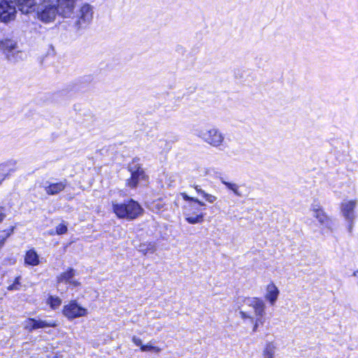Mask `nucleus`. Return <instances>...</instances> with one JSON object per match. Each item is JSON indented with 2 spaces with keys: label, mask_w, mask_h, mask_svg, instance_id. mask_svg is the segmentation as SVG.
I'll return each instance as SVG.
<instances>
[{
  "label": "nucleus",
  "mask_w": 358,
  "mask_h": 358,
  "mask_svg": "<svg viewBox=\"0 0 358 358\" xmlns=\"http://www.w3.org/2000/svg\"><path fill=\"white\" fill-rule=\"evenodd\" d=\"M114 213L118 218L133 220L142 214L143 210L140 204L132 199L124 200L122 203L112 202Z\"/></svg>",
  "instance_id": "f257e3e1"
},
{
  "label": "nucleus",
  "mask_w": 358,
  "mask_h": 358,
  "mask_svg": "<svg viewBox=\"0 0 358 358\" xmlns=\"http://www.w3.org/2000/svg\"><path fill=\"white\" fill-rule=\"evenodd\" d=\"M34 11L36 13L38 19L44 23H50L52 22L55 19L57 15H58L56 6L50 1L45 0L38 4H37L36 0H34L31 10L27 13H23L28 14Z\"/></svg>",
  "instance_id": "f03ea898"
},
{
  "label": "nucleus",
  "mask_w": 358,
  "mask_h": 358,
  "mask_svg": "<svg viewBox=\"0 0 358 358\" xmlns=\"http://www.w3.org/2000/svg\"><path fill=\"white\" fill-rule=\"evenodd\" d=\"M206 206V203L197 198L195 201L187 203L184 208L185 220L192 224L202 222L205 215L203 210H205Z\"/></svg>",
  "instance_id": "7ed1b4c3"
},
{
  "label": "nucleus",
  "mask_w": 358,
  "mask_h": 358,
  "mask_svg": "<svg viewBox=\"0 0 358 358\" xmlns=\"http://www.w3.org/2000/svg\"><path fill=\"white\" fill-rule=\"evenodd\" d=\"M194 134L201 138L205 143L215 148L220 147L224 140V135L215 127L209 129H196Z\"/></svg>",
  "instance_id": "20e7f679"
},
{
  "label": "nucleus",
  "mask_w": 358,
  "mask_h": 358,
  "mask_svg": "<svg viewBox=\"0 0 358 358\" xmlns=\"http://www.w3.org/2000/svg\"><path fill=\"white\" fill-rule=\"evenodd\" d=\"M243 302L245 305L251 307L254 310L255 314L257 317L252 328V331L255 332L257 331L258 326L259 324L263 325L264 323L265 304L262 299L256 297L245 298Z\"/></svg>",
  "instance_id": "39448f33"
},
{
  "label": "nucleus",
  "mask_w": 358,
  "mask_h": 358,
  "mask_svg": "<svg viewBox=\"0 0 358 358\" xmlns=\"http://www.w3.org/2000/svg\"><path fill=\"white\" fill-rule=\"evenodd\" d=\"M138 158L134 159L128 167L131 177L127 180V184L131 188L136 187L141 181L145 180L147 178L144 170L138 164Z\"/></svg>",
  "instance_id": "423d86ee"
},
{
  "label": "nucleus",
  "mask_w": 358,
  "mask_h": 358,
  "mask_svg": "<svg viewBox=\"0 0 358 358\" xmlns=\"http://www.w3.org/2000/svg\"><path fill=\"white\" fill-rule=\"evenodd\" d=\"M16 6L19 8L16 0H2L0 2V19L1 21L8 22L14 19L16 14Z\"/></svg>",
  "instance_id": "0eeeda50"
},
{
  "label": "nucleus",
  "mask_w": 358,
  "mask_h": 358,
  "mask_svg": "<svg viewBox=\"0 0 358 358\" xmlns=\"http://www.w3.org/2000/svg\"><path fill=\"white\" fill-rule=\"evenodd\" d=\"M92 17V7L87 3L84 4L79 10L78 18L75 22V26L78 29L85 28L90 23Z\"/></svg>",
  "instance_id": "6e6552de"
},
{
  "label": "nucleus",
  "mask_w": 358,
  "mask_h": 358,
  "mask_svg": "<svg viewBox=\"0 0 358 358\" xmlns=\"http://www.w3.org/2000/svg\"><path fill=\"white\" fill-rule=\"evenodd\" d=\"M355 201H349L342 203L341 210L343 217L348 222V230L349 233H352L354 226V221L356 217L355 208L356 207Z\"/></svg>",
  "instance_id": "1a4fd4ad"
},
{
  "label": "nucleus",
  "mask_w": 358,
  "mask_h": 358,
  "mask_svg": "<svg viewBox=\"0 0 358 358\" xmlns=\"http://www.w3.org/2000/svg\"><path fill=\"white\" fill-rule=\"evenodd\" d=\"M77 0H57V11L63 17H71L74 14Z\"/></svg>",
  "instance_id": "9d476101"
},
{
  "label": "nucleus",
  "mask_w": 358,
  "mask_h": 358,
  "mask_svg": "<svg viewBox=\"0 0 358 358\" xmlns=\"http://www.w3.org/2000/svg\"><path fill=\"white\" fill-rule=\"evenodd\" d=\"M63 313L68 318L73 319L85 315L87 310L80 306L76 301H72L64 307Z\"/></svg>",
  "instance_id": "9b49d317"
},
{
  "label": "nucleus",
  "mask_w": 358,
  "mask_h": 358,
  "mask_svg": "<svg viewBox=\"0 0 358 358\" xmlns=\"http://www.w3.org/2000/svg\"><path fill=\"white\" fill-rule=\"evenodd\" d=\"M56 326L57 324L54 320H36L35 318H29L25 322L24 328L31 332L38 329L54 327Z\"/></svg>",
  "instance_id": "f8f14e48"
},
{
  "label": "nucleus",
  "mask_w": 358,
  "mask_h": 358,
  "mask_svg": "<svg viewBox=\"0 0 358 358\" xmlns=\"http://www.w3.org/2000/svg\"><path fill=\"white\" fill-rule=\"evenodd\" d=\"M16 170L15 162L10 161L0 164V185Z\"/></svg>",
  "instance_id": "ddd939ff"
},
{
  "label": "nucleus",
  "mask_w": 358,
  "mask_h": 358,
  "mask_svg": "<svg viewBox=\"0 0 358 358\" xmlns=\"http://www.w3.org/2000/svg\"><path fill=\"white\" fill-rule=\"evenodd\" d=\"M67 185V180H64L59 182L49 183L45 187L46 193L49 195H55L63 191Z\"/></svg>",
  "instance_id": "4468645a"
},
{
  "label": "nucleus",
  "mask_w": 358,
  "mask_h": 358,
  "mask_svg": "<svg viewBox=\"0 0 358 358\" xmlns=\"http://www.w3.org/2000/svg\"><path fill=\"white\" fill-rule=\"evenodd\" d=\"M17 48V41L13 38H6L0 42V49L3 51L5 56Z\"/></svg>",
  "instance_id": "2eb2a0df"
},
{
  "label": "nucleus",
  "mask_w": 358,
  "mask_h": 358,
  "mask_svg": "<svg viewBox=\"0 0 358 358\" xmlns=\"http://www.w3.org/2000/svg\"><path fill=\"white\" fill-rule=\"evenodd\" d=\"M316 214H313V216L319 221L320 224L327 229H331L332 221L326 215L322 208H317Z\"/></svg>",
  "instance_id": "dca6fc26"
},
{
  "label": "nucleus",
  "mask_w": 358,
  "mask_h": 358,
  "mask_svg": "<svg viewBox=\"0 0 358 358\" xmlns=\"http://www.w3.org/2000/svg\"><path fill=\"white\" fill-rule=\"evenodd\" d=\"M279 295L278 287L273 284L270 283L266 287V294L265 298L269 301L271 305H274Z\"/></svg>",
  "instance_id": "f3484780"
},
{
  "label": "nucleus",
  "mask_w": 358,
  "mask_h": 358,
  "mask_svg": "<svg viewBox=\"0 0 358 358\" xmlns=\"http://www.w3.org/2000/svg\"><path fill=\"white\" fill-rule=\"evenodd\" d=\"M25 57V53L20 50L18 48L6 55L7 60L13 64L24 60Z\"/></svg>",
  "instance_id": "a211bd4d"
},
{
  "label": "nucleus",
  "mask_w": 358,
  "mask_h": 358,
  "mask_svg": "<svg viewBox=\"0 0 358 358\" xmlns=\"http://www.w3.org/2000/svg\"><path fill=\"white\" fill-rule=\"evenodd\" d=\"M24 262L26 264L36 266L39 264V257L34 249L28 250L25 255Z\"/></svg>",
  "instance_id": "6ab92c4d"
},
{
  "label": "nucleus",
  "mask_w": 358,
  "mask_h": 358,
  "mask_svg": "<svg viewBox=\"0 0 358 358\" xmlns=\"http://www.w3.org/2000/svg\"><path fill=\"white\" fill-rule=\"evenodd\" d=\"M75 270L72 268H69L65 272L62 273L57 277V281L58 283L65 282L69 283L71 282V279L75 276Z\"/></svg>",
  "instance_id": "aec40b11"
},
{
  "label": "nucleus",
  "mask_w": 358,
  "mask_h": 358,
  "mask_svg": "<svg viewBox=\"0 0 358 358\" xmlns=\"http://www.w3.org/2000/svg\"><path fill=\"white\" fill-rule=\"evenodd\" d=\"M136 248L145 255L152 254L156 250V246L153 242L140 243Z\"/></svg>",
  "instance_id": "412c9836"
},
{
  "label": "nucleus",
  "mask_w": 358,
  "mask_h": 358,
  "mask_svg": "<svg viewBox=\"0 0 358 358\" xmlns=\"http://www.w3.org/2000/svg\"><path fill=\"white\" fill-rule=\"evenodd\" d=\"M194 188L198 194H200L207 202L210 203H213L217 197L213 194L206 193L199 185H194Z\"/></svg>",
  "instance_id": "4be33fe9"
},
{
  "label": "nucleus",
  "mask_w": 358,
  "mask_h": 358,
  "mask_svg": "<svg viewBox=\"0 0 358 358\" xmlns=\"http://www.w3.org/2000/svg\"><path fill=\"white\" fill-rule=\"evenodd\" d=\"M220 181L223 185H224L226 186V187L228 189L232 191L236 196H243L242 192L239 189L240 187L237 184L227 182L223 178H220Z\"/></svg>",
  "instance_id": "5701e85b"
},
{
  "label": "nucleus",
  "mask_w": 358,
  "mask_h": 358,
  "mask_svg": "<svg viewBox=\"0 0 358 358\" xmlns=\"http://www.w3.org/2000/svg\"><path fill=\"white\" fill-rule=\"evenodd\" d=\"M16 2L22 13H27L33 8L34 0H16Z\"/></svg>",
  "instance_id": "b1692460"
},
{
  "label": "nucleus",
  "mask_w": 358,
  "mask_h": 358,
  "mask_svg": "<svg viewBox=\"0 0 358 358\" xmlns=\"http://www.w3.org/2000/svg\"><path fill=\"white\" fill-rule=\"evenodd\" d=\"M275 345L273 343L270 342L266 343V347L263 352L264 358H273L275 354Z\"/></svg>",
  "instance_id": "393cba45"
},
{
  "label": "nucleus",
  "mask_w": 358,
  "mask_h": 358,
  "mask_svg": "<svg viewBox=\"0 0 358 358\" xmlns=\"http://www.w3.org/2000/svg\"><path fill=\"white\" fill-rule=\"evenodd\" d=\"M48 303L52 309H56L62 303V300L57 296H50L48 299Z\"/></svg>",
  "instance_id": "a878e982"
},
{
  "label": "nucleus",
  "mask_w": 358,
  "mask_h": 358,
  "mask_svg": "<svg viewBox=\"0 0 358 358\" xmlns=\"http://www.w3.org/2000/svg\"><path fill=\"white\" fill-rule=\"evenodd\" d=\"M141 350L142 352H148V351H155V352H159L160 349L157 347L152 346L150 344L147 345H143L141 348Z\"/></svg>",
  "instance_id": "bb28decb"
},
{
  "label": "nucleus",
  "mask_w": 358,
  "mask_h": 358,
  "mask_svg": "<svg viewBox=\"0 0 358 358\" xmlns=\"http://www.w3.org/2000/svg\"><path fill=\"white\" fill-rule=\"evenodd\" d=\"M20 277H17L15 279L14 282L8 287V289L10 291L18 290L20 289Z\"/></svg>",
  "instance_id": "cd10ccee"
},
{
  "label": "nucleus",
  "mask_w": 358,
  "mask_h": 358,
  "mask_svg": "<svg viewBox=\"0 0 358 358\" xmlns=\"http://www.w3.org/2000/svg\"><path fill=\"white\" fill-rule=\"evenodd\" d=\"M67 231V227L64 224H59L56 227V233L58 235H62L66 234Z\"/></svg>",
  "instance_id": "c85d7f7f"
},
{
  "label": "nucleus",
  "mask_w": 358,
  "mask_h": 358,
  "mask_svg": "<svg viewBox=\"0 0 358 358\" xmlns=\"http://www.w3.org/2000/svg\"><path fill=\"white\" fill-rule=\"evenodd\" d=\"M7 208L5 206H0V223H1L6 217Z\"/></svg>",
  "instance_id": "c756f323"
},
{
  "label": "nucleus",
  "mask_w": 358,
  "mask_h": 358,
  "mask_svg": "<svg viewBox=\"0 0 358 358\" xmlns=\"http://www.w3.org/2000/svg\"><path fill=\"white\" fill-rule=\"evenodd\" d=\"M181 195H182V199L185 201H187L188 203H190L191 202L195 201V199H196V197L189 196L185 192L181 193Z\"/></svg>",
  "instance_id": "7c9ffc66"
},
{
  "label": "nucleus",
  "mask_w": 358,
  "mask_h": 358,
  "mask_svg": "<svg viewBox=\"0 0 358 358\" xmlns=\"http://www.w3.org/2000/svg\"><path fill=\"white\" fill-rule=\"evenodd\" d=\"M239 313L242 319L249 318L251 320V322H254V318L249 315L246 312L241 310Z\"/></svg>",
  "instance_id": "2f4dec72"
},
{
  "label": "nucleus",
  "mask_w": 358,
  "mask_h": 358,
  "mask_svg": "<svg viewBox=\"0 0 358 358\" xmlns=\"http://www.w3.org/2000/svg\"><path fill=\"white\" fill-rule=\"evenodd\" d=\"M132 341L134 342V343L136 345L140 346V348H141V346L143 345V343H142L141 339H140L139 338H138L136 336H133Z\"/></svg>",
  "instance_id": "473e14b6"
},
{
  "label": "nucleus",
  "mask_w": 358,
  "mask_h": 358,
  "mask_svg": "<svg viewBox=\"0 0 358 358\" xmlns=\"http://www.w3.org/2000/svg\"><path fill=\"white\" fill-rule=\"evenodd\" d=\"M317 208H321L320 206L318 204H313L312 205V210L313 211V214H316Z\"/></svg>",
  "instance_id": "72a5a7b5"
},
{
  "label": "nucleus",
  "mask_w": 358,
  "mask_h": 358,
  "mask_svg": "<svg viewBox=\"0 0 358 358\" xmlns=\"http://www.w3.org/2000/svg\"><path fill=\"white\" fill-rule=\"evenodd\" d=\"M69 284L71 285L73 287H77L80 285V283L78 281L74 280L73 279H71V282H69Z\"/></svg>",
  "instance_id": "f704fd0d"
},
{
  "label": "nucleus",
  "mask_w": 358,
  "mask_h": 358,
  "mask_svg": "<svg viewBox=\"0 0 358 358\" xmlns=\"http://www.w3.org/2000/svg\"><path fill=\"white\" fill-rule=\"evenodd\" d=\"M357 275H358V271H355V272L353 273V275H354V276H357Z\"/></svg>",
  "instance_id": "c9c22d12"
},
{
  "label": "nucleus",
  "mask_w": 358,
  "mask_h": 358,
  "mask_svg": "<svg viewBox=\"0 0 358 358\" xmlns=\"http://www.w3.org/2000/svg\"><path fill=\"white\" fill-rule=\"evenodd\" d=\"M159 142H160V143H165L166 141H164V140H159Z\"/></svg>",
  "instance_id": "e433bc0d"
}]
</instances>
